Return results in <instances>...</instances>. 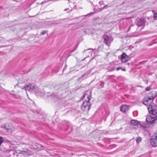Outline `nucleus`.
I'll return each instance as SVG.
<instances>
[{
    "mask_svg": "<svg viewBox=\"0 0 157 157\" xmlns=\"http://www.w3.org/2000/svg\"><path fill=\"white\" fill-rule=\"evenodd\" d=\"M156 96V92L155 91H151L150 92L148 96L149 100H153V99Z\"/></svg>",
    "mask_w": 157,
    "mask_h": 157,
    "instance_id": "obj_6",
    "label": "nucleus"
},
{
    "mask_svg": "<svg viewBox=\"0 0 157 157\" xmlns=\"http://www.w3.org/2000/svg\"><path fill=\"white\" fill-rule=\"evenodd\" d=\"M130 29V27L129 28L128 30H129Z\"/></svg>",
    "mask_w": 157,
    "mask_h": 157,
    "instance_id": "obj_29",
    "label": "nucleus"
},
{
    "mask_svg": "<svg viewBox=\"0 0 157 157\" xmlns=\"http://www.w3.org/2000/svg\"><path fill=\"white\" fill-rule=\"evenodd\" d=\"M144 21L143 20L140 19L138 22L137 23V25L138 27L143 26L144 25Z\"/></svg>",
    "mask_w": 157,
    "mask_h": 157,
    "instance_id": "obj_8",
    "label": "nucleus"
},
{
    "mask_svg": "<svg viewBox=\"0 0 157 157\" xmlns=\"http://www.w3.org/2000/svg\"><path fill=\"white\" fill-rule=\"evenodd\" d=\"M152 101H148V105H149L147 106V107L150 105H152L153 104H154L153 103H151V102Z\"/></svg>",
    "mask_w": 157,
    "mask_h": 157,
    "instance_id": "obj_20",
    "label": "nucleus"
},
{
    "mask_svg": "<svg viewBox=\"0 0 157 157\" xmlns=\"http://www.w3.org/2000/svg\"><path fill=\"white\" fill-rule=\"evenodd\" d=\"M90 98V96L87 94H85L83 97V99L85 101L83 102L81 106V108L83 111L88 112L90 109L91 105L89 102Z\"/></svg>",
    "mask_w": 157,
    "mask_h": 157,
    "instance_id": "obj_2",
    "label": "nucleus"
},
{
    "mask_svg": "<svg viewBox=\"0 0 157 157\" xmlns=\"http://www.w3.org/2000/svg\"><path fill=\"white\" fill-rule=\"evenodd\" d=\"M23 152L24 153H26L25 152Z\"/></svg>",
    "mask_w": 157,
    "mask_h": 157,
    "instance_id": "obj_27",
    "label": "nucleus"
},
{
    "mask_svg": "<svg viewBox=\"0 0 157 157\" xmlns=\"http://www.w3.org/2000/svg\"><path fill=\"white\" fill-rule=\"evenodd\" d=\"M137 143H139L141 141V138L140 137H137L136 140Z\"/></svg>",
    "mask_w": 157,
    "mask_h": 157,
    "instance_id": "obj_14",
    "label": "nucleus"
},
{
    "mask_svg": "<svg viewBox=\"0 0 157 157\" xmlns=\"http://www.w3.org/2000/svg\"><path fill=\"white\" fill-rule=\"evenodd\" d=\"M120 70H121L123 71H126V69H125V68H124V67L122 68L121 67H117V71H118Z\"/></svg>",
    "mask_w": 157,
    "mask_h": 157,
    "instance_id": "obj_13",
    "label": "nucleus"
},
{
    "mask_svg": "<svg viewBox=\"0 0 157 157\" xmlns=\"http://www.w3.org/2000/svg\"><path fill=\"white\" fill-rule=\"evenodd\" d=\"M151 140V144L153 147H157V134L156 132L154 134Z\"/></svg>",
    "mask_w": 157,
    "mask_h": 157,
    "instance_id": "obj_3",
    "label": "nucleus"
},
{
    "mask_svg": "<svg viewBox=\"0 0 157 157\" xmlns=\"http://www.w3.org/2000/svg\"><path fill=\"white\" fill-rule=\"evenodd\" d=\"M30 84L29 85H26L24 86V89L26 90H28L30 91Z\"/></svg>",
    "mask_w": 157,
    "mask_h": 157,
    "instance_id": "obj_11",
    "label": "nucleus"
},
{
    "mask_svg": "<svg viewBox=\"0 0 157 157\" xmlns=\"http://www.w3.org/2000/svg\"><path fill=\"white\" fill-rule=\"evenodd\" d=\"M127 109V106L125 105H122L120 107V110L124 113L125 112Z\"/></svg>",
    "mask_w": 157,
    "mask_h": 157,
    "instance_id": "obj_9",
    "label": "nucleus"
},
{
    "mask_svg": "<svg viewBox=\"0 0 157 157\" xmlns=\"http://www.w3.org/2000/svg\"><path fill=\"white\" fill-rule=\"evenodd\" d=\"M84 75H82V77H83L84 76Z\"/></svg>",
    "mask_w": 157,
    "mask_h": 157,
    "instance_id": "obj_28",
    "label": "nucleus"
},
{
    "mask_svg": "<svg viewBox=\"0 0 157 157\" xmlns=\"http://www.w3.org/2000/svg\"><path fill=\"white\" fill-rule=\"evenodd\" d=\"M99 4L101 5H102L103 4V1H100L99 2Z\"/></svg>",
    "mask_w": 157,
    "mask_h": 157,
    "instance_id": "obj_22",
    "label": "nucleus"
},
{
    "mask_svg": "<svg viewBox=\"0 0 157 157\" xmlns=\"http://www.w3.org/2000/svg\"><path fill=\"white\" fill-rule=\"evenodd\" d=\"M52 97H53V94H52Z\"/></svg>",
    "mask_w": 157,
    "mask_h": 157,
    "instance_id": "obj_26",
    "label": "nucleus"
},
{
    "mask_svg": "<svg viewBox=\"0 0 157 157\" xmlns=\"http://www.w3.org/2000/svg\"><path fill=\"white\" fill-rule=\"evenodd\" d=\"M36 90H35V91L36 92H41V90L40 89H39L38 88H36Z\"/></svg>",
    "mask_w": 157,
    "mask_h": 157,
    "instance_id": "obj_19",
    "label": "nucleus"
},
{
    "mask_svg": "<svg viewBox=\"0 0 157 157\" xmlns=\"http://www.w3.org/2000/svg\"><path fill=\"white\" fill-rule=\"evenodd\" d=\"M56 98H57V97H55V98H54V99H56Z\"/></svg>",
    "mask_w": 157,
    "mask_h": 157,
    "instance_id": "obj_25",
    "label": "nucleus"
},
{
    "mask_svg": "<svg viewBox=\"0 0 157 157\" xmlns=\"http://www.w3.org/2000/svg\"><path fill=\"white\" fill-rule=\"evenodd\" d=\"M104 40V43L108 46H109L112 39L110 37H109L107 35H104L103 36Z\"/></svg>",
    "mask_w": 157,
    "mask_h": 157,
    "instance_id": "obj_4",
    "label": "nucleus"
},
{
    "mask_svg": "<svg viewBox=\"0 0 157 157\" xmlns=\"http://www.w3.org/2000/svg\"><path fill=\"white\" fill-rule=\"evenodd\" d=\"M128 60V57L125 53H123L121 55V60L122 63H125L127 62Z\"/></svg>",
    "mask_w": 157,
    "mask_h": 157,
    "instance_id": "obj_5",
    "label": "nucleus"
},
{
    "mask_svg": "<svg viewBox=\"0 0 157 157\" xmlns=\"http://www.w3.org/2000/svg\"><path fill=\"white\" fill-rule=\"evenodd\" d=\"M131 124L134 126H136L138 127H140L141 126L140 122L136 120H132L131 121Z\"/></svg>",
    "mask_w": 157,
    "mask_h": 157,
    "instance_id": "obj_7",
    "label": "nucleus"
},
{
    "mask_svg": "<svg viewBox=\"0 0 157 157\" xmlns=\"http://www.w3.org/2000/svg\"><path fill=\"white\" fill-rule=\"evenodd\" d=\"M4 141V139L2 137L0 136V145Z\"/></svg>",
    "mask_w": 157,
    "mask_h": 157,
    "instance_id": "obj_15",
    "label": "nucleus"
},
{
    "mask_svg": "<svg viewBox=\"0 0 157 157\" xmlns=\"http://www.w3.org/2000/svg\"><path fill=\"white\" fill-rule=\"evenodd\" d=\"M3 127L6 130H8L9 129V127L7 126V125L6 124L4 125Z\"/></svg>",
    "mask_w": 157,
    "mask_h": 157,
    "instance_id": "obj_16",
    "label": "nucleus"
},
{
    "mask_svg": "<svg viewBox=\"0 0 157 157\" xmlns=\"http://www.w3.org/2000/svg\"><path fill=\"white\" fill-rule=\"evenodd\" d=\"M36 147H43L42 146H41V145L38 144H36Z\"/></svg>",
    "mask_w": 157,
    "mask_h": 157,
    "instance_id": "obj_18",
    "label": "nucleus"
},
{
    "mask_svg": "<svg viewBox=\"0 0 157 157\" xmlns=\"http://www.w3.org/2000/svg\"><path fill=\"white\" fill-rule=\"evenodd\" d=\"M152 101L151 100H149L148 98L147 97L144 99L143 101V104L145 105H148V101Z\"/></svg>",
    "mask_w": 157,
    "mask_h": 157,
    "instance_id": "obj_10",
    "label": "nucleus"
},
{
    "mask_svg": "<svg viewBox=\"0 0 157 157\" xmlns=\"http://www.w3.org/2000/svg\"><path fill=\"white\" fill-rule=\"evenodd\" d=\"M148 110L151 116H147L146 118L147 122L150 124H152L157 120V106L155 104L150 105L148 106Z\"/></svg>",
    "mask_w": 157,
    "mask_h": 157,
    "instance_id": "obj_1",
    "label": "nucleus"
},
{
    "mask_svg": "<svg viewBox=\"0 0 157 157\" xmlns=\"http://www.w3.org/2000/svg\"><path fill=\"white\" fill-rule=\"evenodd\" d=\"M93 50V49L92 48H89L88 49V50Z\"/></svg>",
    "mask_w": 157,
    "mask_h": 157,
    "instance_id": "obj_24",
    "label": "nucleus"
},
{
    "mask_svg": "<svg viewBox=\"0 0 157 157\" xmlns=\"http://www.w3.org/2000/svg\"><path fill=\"white\" fill-rule=\"evenodd\" d=\"M46 32L45 31H43L41 33V34L42 35H44L45 33Z\"/></svg>",
    "mask_w": 157,
    "mask_h": 157,
    "instance_id": "obj_23",
    "label": "nucleus"
},
{
    "mask_svg": "<svg viewBox=\"0 0 157 157\" xmlns=\"http://www.w3.org/2000/svg\"><path fill=\"white\" fill-rule=\"evenodd\" d=\"M154 18L155 20H157V13L154 14Z\"/></svg>",
    "mask_w": 157,
    "mask_h": 157,
    "instance_id": "obj_17",
    "label": "nucleus"
},
{
    "mask_svg": "<svg viewBox=\"0 0 157 157\" xmlns=\"http://www.w3.org/2000/svg\"><path fill=\"white\" fill-rule=\"evenodd\" d=\"M30 91H32L35 89V86L33 84H30Z\"/></svg>",
    "mask_w": 157,
    "mask_h": 157,
    "instance_id": "obj_12",
    "label": "nucleus"
},
{
    "mask_svg": "<svg viewBox=\"0 0 157 157\" xmlns=\"http://www.w3.org/2000/svg\"><path fill=\"white\" fill-rule=\"evenodd\" d=\"M151 89V87L149 86H148L147 87H146V90L147 91H149Z\"/></svg>",
    "mask_w": 157,
    "mask_h": 157,
    "instance_id": "obj_21",
    "label": "nucleus"
}]
</instances>
